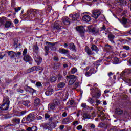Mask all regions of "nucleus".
<instances>
[{
	"instance_id": "0eeeda50",
	"label": "nucleus",
	"mask_w": 131,
	"mask_h": 131,
	"mask_svg": "<svg viewBox=\"0 0 131 131\" xmlns=\"http://www.w3.org/2000/svg\"><path fill=\"white\" fill-rule=\"evenodd\" d=\"M69 17L73 21H76V20L79 18V13L71 14H70Z\"/></svg>"
},
{
	"instance_id": "f704fd0d",
	"label": "nucleus",
	"mask_w": 131,
	"mask_h": 131,
	"mask_svg": "<svg viewBox=\"0 0 131 131\" xmlns=\"http://www.w3.org/2000/svg\"><path fill=\"white\" fill-rule=\"evenodd\" d=\"M4 26L6 28H9V27H11V23L10 21H7L5 23Z\"/></svg>"
},
{
	"instance_id": "bf43d9fd",
	"label": "nucleus",
	"mask_w": 131,
	"mask_h": 131,
	"mask_svg": "<svg viewBox=\"0 0 131 131\" xmlns=\"http://www.w3.org/2000/svg\"><path fill=\"white\" fill-rule=\"evenodd\" d=\"M50 117V115L48 114H45V119H48Z\"/></svg>"
},
{
	"instance_id": "b1692460",
	"label": "nucleus",
	"mask_w": 131,
	"mask_h": 131,
	"mask_svg": "<svg viewBox=\"0 0 131 131\" xmlns=\"http://www.w3.org/2000/svg\"><path fill=\"white\" fill-rule=\"evenodd\" d=\"M8 56L11 59L15 58V52L14 51H9L8 52Z\"/></svg>"
},
{
	"instance_id": "2f4dec72",
	"label": "nucleus",
	"mask_w": 131,
	"mask_h": 131,
	"mask_svg": "<svg viewBox=\"0 0 131 131\" xmlns=\"http://www.w3.org/2000/svg\"><path fill=\"white\" fill-rule=\"evenodd\" d=\"M83 118H84V119H90L91 116L90 115H89L88 114H84L83 115Z\"/></svg>"
},
{
	"instance_id": "473e14b6",
	"label": "nucleus",
	"mask_w": 131,
	"mask_h": 131,
	"mask_svg": "<svg viewBox=\"0 0 131 131\" xmlns=\"http://www.w3.org/2000/svg\"><path fill=\"white\" fill-rule=\"evenodd\" d=\"M33 71H36L35 66H34L28 70V73H30V72H33Z\"/></svg>"
},
{
	"instance_id": "69168bd1",
	"label": "nucleus",
	"mask_w": 131,
	"mask_h": 131,
	"mask_svg": "<svg viewBox=\"0 0 131 131\" xmlns=\"http://www.w3.org/2000/svg\"><path fill=\"white\" fill-rule=\"evenodd\" d=\"M73 125H77V124H78V121H75L73 122Z\"/></svg>"
},
{
	"instance_id": "ea45409f",
	"label": "nucleus",
	"mask_w": 131,
	"mask_h": 131,
	"mask_svg": "<svg viewBox=\"0 0 131 131\" xmlns=\"http://www.w3.org/2000/svg\"><path fill=\"white\" fill-rule=\"evenodd\" d=\"M122 23L123 24H126L127 23H128V21H127V19H126L125 18L122 17Z\"/></svg>"
},
{
	"instance_id": "de8ad7c7",
	"label": "nucleus",
	"mask_w": 131,
	"mask_h": 131,
	"mask_svg": "<svg viewBox=\"0 0 131 131\" xmlns=\"http://www.w3.org/2000/svg\"><path fill=\"white\" fill-rule=\"evenodd\" d=\"M26 54H27V49L25 48L23 52V56H26Z\"/></svg>"
},
{
	"instance_id": "052dcab7",
	"label": "nucleus",
	"mask_w": 131,
	"mask_h": 131,
	"mask_svg": "<svg viewBox=\"0 0 131 131\" xmlns=\"http://www.w3.org/2000/svg\"><path fill=\"white\" fill-rule=\"evenodd\" d=\"M46 129H48V130H50V131L53 130V128H52L51 126H47Z\"/></svg>"
},
{
	"instance_id": "864d4df0",
	"label": "nucleus",
	"mask_w": 131,
	"mask_h": 131,
	"mask_svg": "<svg viewBox=\"0 0 131 131\" xmlns=\"http://www.w3.org/2000/svg\"><path fill=\"white\" fill-rule=\"evenodd\" d=\"M74 86L75 88H78V86H79V82H76V83H75Z\"/></svg>"
},
{
	"instance_id": "4be33fe9",
	"label": "nucleus",
	"mask_w": 131,
	"mask_h": 131,
	"mask_svg": "<svg viewBox=\"0 0 131 131\" xmlns=\"http://www.w3.org/2000/svg\"><path fill=\"white\" fill-rule=\"evenodd\" d=\"M58 52L60 54H63L64 55H66V54H68V50L65 49L60 48L58 50Z\"/></svg>"
},
{
	"instance_id": "aec40b11",
	"label": "nucleus",
	"mask_w": 131,
	"mask_h": 131,
	"mask_svg": "<svg viewBox=\"0 0 131 131\" xmlns=\"http://www.w3.org/2000/svg\"><path fill=\"white\" fill-rule=\"evenodd\" d=\"M24 60L25 62H31L32 61V58L31 57L28 55H26L24 57Z\"/></svg>"
},
{
	"instance_id": "79ce46f5",
	"label": "nucleus",
	"mask_w": 131,
	"mask_h": 131,
	"mask_svg": "<svg viewBox=\"0 0 131 131\" xmlns=\"http://www.w3.org/2000/svg\"><path fill=\"white\" fill-rule=\"evenodd\" d=\"M50 80L52 81V82H55V81L57 80V78H56L55 76L52 77L50 78Z\"/></svg>"
},
{
	"instance_id": "a878e982",
	"label": "nucleus",
	"mask_w": 131,
	"mask_h": 131,
	"mask_svg": "<svg viewBox=\"0 0 131 131\" xmlns=\"http://www.w3.org/2000/svg\"><path fill=\"white\" fill-rule=\"evenodd\" d=\"M54 28H56L57 30H60V29H61V26L59 24L58 21H56L55 23Z\"/></svg>"
},
{
	"instance_id": "4c0bfd02",
	"label": "nucleus",
	"mask_w": 131,
	"mask_h": 131,
	"mask_svg": "<svg viewBox=\"0 0 131 131\" xmlns=\"http://www.w3.org/2000/svg\"><path fill=\"white\" fill-rule=\"evenodd\" d=\"M88 102H89V103L90 104H94V103H95V100H94V99H93L92 98H89L88 99Z\"/></svg>"
},
{
	"instance_id": "7c9ffc66",
	"label": "nucleus",
	"mask_w": 131,
	"mask_h": 131,
	"mask_svg": "<svg viewBox=\"0 0 131 131\" xmlns=\"http://www.w3.org/2000/svg\"><path fill=\"white\" fill-rule=\"evenodd\" d=\"M115 37V36H114V35L111 33H110L108 35V38L110 39V40H113Z\"/></svg>"
},
{
	"instance_id": "8fccbe9b",
	"label": "nucleus",
	"mask_w": 131,
	"mask_h": 131,
	"mask_svg": "<svg viewBox=\"0 0 131 131\" xmlns=\"http://www.w3.org/2000/svg\"><path fill=\"white\" fill-rule=\"evenodd\" d=\"M77 130H80V129H82V126L81 125H79L77 126Z\"/></svg>"
},
{
	"instance_id": "7ed1b4c3",
	"label": "nucleus",
	"mask_w": 131,
	"mask_h": 131,
	"mask_svg": "<svg viewBox=\"0 0 131 131\" xmlns=\"http://www.w3.org/2000/svg\"><path fill=\"white\" fill-rule=\"evenodd\" d=\"M67 79L69 80V85H72L76 80L75 76L71 75L70 76H67Z\"/></svg>"
},
{
	"instance_id": "6e6d98bb",
	"label": "nucleus",
	"mask_w": 131,
	"mask_h": 131,
	"mask_svg": "<svg viewBox=\"0 0 131 131\" xmlns=\"http://www.w3.org/2000/svg\"><path fill=\"white\" fill-rule=\"evenodd\" d=\"M0 23H1V25H0V26H2V25H4V24L5 23V20H4V19H1V20H0Z\"/></svg>"
},
{
	"instance_id": "3c124183",
	"label": "nucleus",
	"mask_w": 131,
	"mask_h": 131,
	"mask_svg": "<svg viewBox=\"0 0 131 131\" xmlns=\"http://www.w3.org/2000/svg\"><path fill=\"white\" fill-rule=\"evenodd\" d=\"M114 61L116 62H115V64H118V62H119V60L118 59V58L117 57H115L114 58Z\"/></svg>"
},
{
	"instance_id": "e2e57ef3",
	"label": "nucleus",
	"mask_w": 131,
	"mask_h": 131,
	"mask_svg": "<svg viewBox=\"0 0 131 131\" xmlns=\"http://www.w3.org/2000/svg\"><path fill=\"white\" fill-rule=\"evenodd\" d=\"M96 104L98 106V105H99V104H101V101H100V100H96Z\"/></svg>"
},
{
	"instance_id": "f257e3e1",
	"label": "nucleus",
	"mask_w": 131,
	"mask_h": 131,
	"mask_svg": "<svg viewBox=\"0 0 131 131\" xmlns=\"http://www.w3.org/2000/svg\"><path fill=\"white\" fill-rule=\"evenodd\" d=\"M33 49L34 50V52H35V53H34L35 61L36 62L37 65H39L41 63L42 59L37 54L39 50L38 47L37 45H34L33 47Z\"/></svg>"
},
{
	"instance_id": "f8f14e48",
	"label": "nucleus",
	"mask_w": 131,
	"mask_h": 131,
	"mask_svg": "<svg viewBox=\"0 0 131 131\" xmlns=\"http://www.w3.org/2000/svg\"><path fill=\"white\" fill-rule=\"evenodd\" d=\"M54 93V90L52 88H48L46 91L45 94L46 96H51Z\"/></svg>"
},
{
	"instance_id": "09e8293b",
	"label": "nucleus",
	"mask_w": 131,
	"mask_h": 131,
	"mask_svg": "<svg viewBox=\"0 0 131 131\" xmlns=\"http://www.w3.org/2000/svg\"><path fill=\"white\" fill-rule=\"evenodd\" d=\"M57 95L59 96V97H60V96H60V99H62L63 98V93H61V92L58 93L57 94Z\"/></svg>"
},
{
	"instance_id": "423d86ee",
	"label": "nucleus",
	"mask_w": 131,
	"mask_h": 131,
	"mask_svg": "<svg viewBox=\"0 0 131 131\" xmlns=\"http://www.w3.org/2000/svg\"><path fill=\"white\" fill-rule=\"evenodd\" d=\"M60 105V100L59 99H55L54 103L50 105V109H55V107L57 106Z\"/></svg>"
},
{
	"instance_id": "c85d7f7f",
	"label": "nucleus",
	"mask_w": 131,
	"mask_h": 131,
	"mask_svg": "<svg viewBox=\"0 0 131 131\" xmlns=\"http://www.w3.org/2000/svg\"><path fill=\"white\" fill-rule=\"evenodd\" d=\"M65 85H66L65 82H60L58 83V84L57 85V87L59 88V89H63V88H64Z\"/></svg>"
},
{
	"instance_id": "5701e85b",
	"label": "nucleus",
	"mask_w": 131,
	"mask_h": 131,
	"mask_svg": "<svg viewBox=\"0 0 131 131\" xmlns=\"http://www.w3.org/2000/svg\"><path fill=\"white\" fill-rule=\"evenodd\" d=\"M74 103V101H73V100H69V101L67 103L68 108H71V107H72Z\"/></svg>"
},
{
	"instance_id": "72a5a7b5",
	"label": "nucleus",
	"mask_w": 131,
	"mask_h": 131,
	"mask_svg": "<svg viewBox=\"0 0 131 131\" xmlns=\"http://www.w3.org/2000/svg\"><path fill=\"white\" fill-rule=\"evenodd\" d=\"M116 113H117V114H122V113H123V111L120 108H117L116 110Z\"/></svg>"
},
{
	"instance_id": "bb28decb",
	"label": "nucleus",
	"mask_w": 131,
	"mask_h": 131,
	"mask_svg": "<svg viewBox=\"0 0 131 131\" xmlns=\"http://www.w3.org/2000/svg\"><path fill=\"white\" fill-rule=\"evenodd\" d=\"M12 122L14 124H20V119L19 118H13L12 119Z\"/></svg>"
},
{
	"instance_id": "4468645a",
	"label": "nucleus",
	"mask_w": 131,
	"mask_h": 131,
	"mask_svg": "<svg viewBox=\"0 0 131 131\" xmlns=\"http://www.w3.org/2000/svg\"><path fill=\"white\" fill-rule=\"evenodd\" d=\"M62 22L64 25H69L70 24V20L68 17H64L62 19Z\"/></svg>"
},
{
	"instance_id": "f3484780",
	"label": "nucleus",
	"mask_w": 131,
	"mask_h": 131,
	"mask_svg": "<svg viewBox=\"0 0 131 131\" xmlns=\"http://www.w3.org/2000/svg\"><path fill=\"white\" fill-rule=\"evenodd\" d=\"M40 105V100L38 98H35L34 100V105L35 107H37Z\"/></svg>"
},
{
	"instance_id": "a19ab883",
	"label": "nucleus",
	"mask_w": 131,
	"mask_h": 131,
	"mask_svg": "<svg viewBox=\"0 0 131 131\" xmlns=\"http://www.w3.org/2000/svg\"><path fill=\"white\" fill-rule=\"evenodd\" d=\"M30 103L29 100H26L23 102V105L24 106H28V104Z\"/></svg>"
},
{
	"instance_id": "37998d69",
	"label": "nucleus",
	"mask_w": 131,
	"mask_h": 131,
	"mask_svg": "<svg viewBox=\"0 0 131 131\" xmlns=\"http://www.w3.org/2000/svg\"><path fill=\"white\" fill-rule=\"evenodd\" d=\"M36 86L37 88H40V86H42V84H41V83L40 82H37L36 83Z\"/></svg>"
},
{
	"instance_id": "6ab92c4d",
	"label": "nucleus",
	"mask_w": 131,
	"mask_h": 131,
	"mask_svg": "<svg viewBox=\"0 0 131 131\" xmlns=\"http://www.w3.org/2000/svg\"><path fill=\"white\" fill-rule=\"evenodd\" d=\"M3 103L4 104H7V105H10V98L8 96H5L4 97Z\"/></svg>"
},
{
	"instance_id": "393cba45",
	"label": "nucleus",
	"mask_w": 131,
	"mask_h": 131,
	"mask_svg": "<svg viewBox=\"0 0 131 131\" xmlns=\"http://www.w3.org/2000/svg\"><path fill=\"white\" fill-rule=\"evenodd\" d=\"M128 73H129V69H126L125 70H124L121 74H120V76L122 77H124V75H126V74H128Z\"/></svg>"
},
{
	"instance_id": "680f3d73",
	"label": "nucleus",
	"mask_w": 131,
	"mask_h": 131,
	"mask_svg": "<svg viewBox=\"0 0 131 131\" xmlns=\"http://www.w3.org/2000/svg\"><path fill=\"white\" fill-rule=\"evenodd\" d=\"M81 107H82V108H85V107H86V103H82L81 104Z\"/></svg>"
},
{
	"instance_id": "c03bdc74",
	"label": "nucleus",
	"mask_w": 131,
	"mask_h": 131,
	"mask_svg": "<svg viewBox=\"0 0 131 131\" xmlns=\"http://www.w3.org/2000/svg\"><path fill=\"white\" fill-rule=\"evenodd\" d=\"M105 49H106V50H108V51H110L112 48H111V46H110V45H109L108 44H107L105 45Z\"/></svg>"
},
{
	"instance_id": "c9c22d12",
	"label": "nucleus",
	"mask_w": 131,
	"mask_h": 131,
	"mask_svg": "<svg viewBox=\"0 0 131 131\" xmlns=\"http://www.w3.org/2000/svg\"><path fill=\"white\" fill-rule=\"evenodd\" d=\"M71 72L72 74H74V73H76L77 72V69L76 68H73L71 70Z\"/></svg>"
},
{
	"instance_id": "a211bd4d",
	"label": "nucleus",
	"mask_w": 131,
	"mask_h": 131,
	"mask_svg": "<svg viewBox=\"0 0 131 131\" xmlns=\"http://www.w3.org/2000/svg\"><path fill=\"white\" fill-rule=\"evenodd\" d=\"M88 29L90 32H92L93 34H97V33H99V30H96V28H93L92 29H91L90 27H88Z\"/></svg>"
},
{
	"instance_id": "58836bf2",
	"label": "nucleus",
	"mask_w": 131,
	"mask_h": 131,
	"mask_svg": "<svg viewBox=\"0 0 131 131\" xmlns=\"http://www.w3.org/2000/svg\"><path fill=\"white\" fill-rule=\"evenodd\" d=\"M59 67H60V64L59 63H55L53 66V69L55 70L58 69V68H59Z\"/></svg>"
},
{
	"instance_id": "9d476101",
	"label": "nucleus",
	"mask_w": 131,
	"mask_h": 131,
	"mask_svg": "<svg viewBox=\"0 0 131 131\" xmlns=\"http://www.w3.org/2000/svg\"><path fill=\"white\" fill-rule=\"evenodd\" d=\"M73 121V119H72V117L67 118L62 120L63 124H68V123H70V122H72Z\"/></svg>"
},
{
	"instance_id": "a18cd8bd",
	"label": "nucleus",
	"mask_w": 131,
	"mask_h": 131,
	"mask_svg": "<svg viewBox=\"0 0 131 131\" xmlns=\"http://www.w3.org/2000/svg\"><path fill=\"white\" fill-rule=\"evenodd\" d=\"M45 52H46V55H48V54L49 53V47L45 46Z\"/></svg>"
},
{
	"instance_id": "e433bc0d",
	"label": "nucleus",
	"mask_w": 131,
	"mask_h": 131,
	"mask_svg": "<svg viewBox=\"0 0 131 131\" xmlns=\"http://www.w3.org/2000/svg\"><path fill=\"white\" fill-rule=\"evenodd\" d=\"M91 50L92 51H98V47L96 45H93L91 47Z\"/></svg>"
},
{
	"instance_id": "4d7b16f0",
	"label": "nucleus",
	"mask_w": 131,
	"mask_h": 131,
	"mask_svg": "<svg viewBox=\"0 0 131 131\" xmlns=\"http://www.w3.org/2000/svg\"><path fill=\"white\" fill-rule=\"evenodd\" d=\"M85 75L88 77V76H91L92 75V73H90L89 72H87L85 73Z\"/></svg>"
},
{
	"instance_id": "774afa93",
	"label": "nucleus",
	"mask_w": 131,
	"mask_h": 131,
	"mask_svg": "<svg viewBox=\"0 0 131 131\" xmlns=\"http://www.w3.org/2000/svg\"><path fill=\"white\" fill-rule=\"evenodd\" d=\"M90 127H91V128H95L96 127L94 124H91Z\"/></svg>"
},
{
	"instance_id": "c756f323",
	"label": "nucleus",
	"mask_w": 131,
	"mask_h": 131,
	"mask_svg": "<svg viewBox=\"0 0 131 131\" xmlns=\"http://www.w3.org/2000/svg\"><path fill=\"white\" fill-rule=\"evenodd\" d=\"M69 47L71 50H72L73 51H76L75 45H74V43H70L69 44Z\"/></svg>"
},
{
	"instance_id": "603ef678",
	"label": "nucleus",
	"mask_w": 131,
	"mask_h": 131,
	"mask_svg": "<svg viewBox=\"0 0 131 131\" xmlns=\"http://www.w3.org/2000/svg\"><path fill=\"white\" fill-rule=\"evenodd\" d=\"M22 9V7H18L17 8H15L14 10L16 12H19L21 9Z\"/></svg>"
},
{
	"instance_id": "5fc2aeb1",
	"label": "nucleus",
	"mask_w": 131,
	"mask_h": 131,
	"mask_svg": "<svg viewBox=\"0 0 131 131\" xmlns=\"http://www.w3.org/2000/svg\"><path fill=\"white\" fill-rule=\"evenodd\" d=\"M123 49H124V50H126L127 51L128 50H129V46H124L123 47Z\"/></svg>"
},
{
	"instance_id": "1a4fd4ad",
	"label": "nucleus",
	"mask_w": 131,
	"mask_h": 131,
	"mask_svg": "<svg viewBox=\"0 0 131 131\" xmlns=\"http://www.w3.org/2000/svg\"><path fill=\"white\" fill-rule=\"evenodd\" d=\"M34 114H30L26 119V121H28L29 122H31L34 120L35 118Z\"/></svg>"
},
{
	"instance_id": "2eb2a0df",
	"label": "nucleus",
	"mask_w": 131,
	"mask_h": 131,
	"mask_svg": "<svg viewBox=\"0 0 131 131\" xmlns=\"http://www.w3.org/2000/svg\"><path fill=\"white\" fill-rule=\"evenodd\" d=\"M10 107L9 104H7V103H3L0 107L1 110H8Z\"/></svg>"
},
{
	"instance_id": "dca6fc26",
	"label": "nucleus",
	"mask_w": 131,
	"mask_h": 131,
	"mask_svg": "<svg viewBox=\"0 0 131 131\" xmlns=\"http://www.w3.org/2000/svg\"><path fill=\"white\" fill-rule=\"evenodd\" d=\"M26 111H23L21 112L20 111H17L16 112H15V115L16 116H18L19 117L23 116V115H25V114H26Z\"/></svg>"
},
{
	"instance_id": "412c9836",
	"label": "nucleus",
	"mask_w": 131,
	"mask_h": 131,
	"mask_svg": "<svg viewBox=\"0 0 131 131\" xmlns=\"http://www.w3.org/2000/svg\"><path fill=\"white\" fill-rule=\"evenodd\" d=\"M46 43H48V45H50L52 47L50 48L51 50L52 51H56L57 48L55 47V45H56V43H52L50 42H46Z\"/></svg>"
},
{
	"instance_id": "13d9d810",
	"label": "nucleus",
	"mask_w": 131,
	"mask_h": 131,
	"mask_svg": "<svg viewBox=\"0 0 131 131\" xmlns=\"http://www.w3.org/2000/svg\"><path fill=\"white\" fill-rule=\"evenodd\" d=\"M53 60L54 61H59V58H58L57 56H54L53 57Z\"/></svg>"
},
{
	"instance_id": "0e129e2a",
	"label": "nucleus",
	"mask_w": 131,
	"mask_h": 131,
	"mask_svg": "<svg viewBox=\"0 0 131 131\" xmlns=\"http://www.w3.org/2000/svg\"><path fill=\"white\" fill-rule=\"evenodd\" d=\"M62 116H63V117H66V116H67V113L66 112H64L62 114Z\"/></svg>"
},
{
	"instance_id": "9b49d317",
	"label": "nucleus",
	"mask_w": 131,
	"mask_h": 131,
	"mask_svg": "<svg viewBox=\"0 0 131 131\" xmlns=\"http://www.w3.org/2000/svg\"><path fill=\"white\" fill-rule=\"evenodd\" d=\"M91 20L92 19L91 18V16H90V15H84L82 17V21H83L84 22H86V23L90 22Z\"/></svg>"
},
{
	"instance_id": "338daca9",
	"label": "nucleus",
	"mask_w": 131,
	"mask_h": 131,
	"mask_svg": "<svg viewBox=\"0 0 131 131\" xmlns=\"http://www.w3.org/2000/svg\"><path fill=\"white\" fill-rule=\"evenodd\" d=\"M17 91L19 92V93H23V92H24V91H23V90H21V89H18L17 90Z\"/></svg>"
},
{
	"instance_id": "6e6552de",
	"label": "nucleus",
	"mask_w": 131,
	"mask_h": 131,
	"mask_svg": "<svg viewBox=\"0 0 131 131\" xmlns=\"http://www.w3.org/2000/svg\"><path fill=\"white\" fill-rule=\"evenodd\" d=\"M95 91L96 95L94 96H93V97L96 98V99H99V98H100L102 95V93H101V90H99L98 88H95Z\"/></svg>"
},
{
	"instance_id": "20e7f679",
	"label": "nucleus",
	"mask_w": 131,
	"mask_h": 131,
	"mask_svg": "<svg viewBox=\"0 0 131 131\" xmlns=\"http://www.w3.org/2000/svg\"><path fill=\"white\" fill-rule=\"evenodd\" d=\"M92 17L93 18H94V19H98L99 18V16L101 15V12L100 10H93L92 11Z\"/></svg>"
},
{
	"instance_id": "ddd939ff",
	"label": "nucleus",
	"mask_w": 131,
	"mask_h": 131,
	"mask_svg": "<svg viewBox=\"0 0 131 131\" xmlns=\"http://www.w3.org/2000/svg\"><path fill=\"white\" fill-rule=\"evenodd\" d=\"M85 52L87 53V55H88V56H91L94 54V52H93L92 50H91V49L88 46L85 47Z\"/></svg>"
},
{
	"instance_id": "49530a36",
	"label": "nucleus",
	"mask_w": 131,
	"mask_h": 131,
	"mask_svg": "<svg viewBox=\"0 0 131 131\" xmlns=\"http://www.w3.org/2000/svg\"><path fill=\"white\" fill-rule=\"evenodd\" d=\"M35 69H36V71H37L38 70H41V69H42V70H43V69H42V68H41L39 66H38V67L35 66Z\"/></svg>"
},
{
	"instance_id": "f03ea898",
	"label": "nucleus",
	"mask_w": 131,
	"mask_h": 131,
	"mask_svg": "<svg viewBox=\"0 0 131 131\" xmlns=\"http://www.w3.org/2000/svg\"><path fill=\"white\" fill-rule=\"evenodd\" d=\"M27 14L32 18L35 16L36 14H38V10L36 9H30L27 11Z\"/></svg>"
},
{
	"instance_id": "cd10ccee",
	"label": "nucleus",
	"mask_w": 131,
	"mask_h": 131,
	"mask_svg": "<svg viewBox=\"0 0 131 131\" xmlns=\"http://www.w3.org/2000/svg\"><path fill=\"white\" fill-rule=\"evenodd\" d=\"M20 56H21V52H17V53H15V54H14L15 60H16V59H19V58H20Z\"/></svg>"
},
{
	"instance_id": "39448f33",
	"label": "nucleus",
	"mask_w": 131,
	"mask_h": 131,
	"mask_svg": "<svg viewBox=\"0 0 131 131\" xmlns=\"http://www.w3.org/2000/svg\"><path fill=\"white\" fill-rule=\"evenodd\" d=\"M76 30L78 31V32H79L81 36H83V34L85 32V29H84V28H83V27L78 26L76 27Z\"/></svg>"
}]
</instances>
